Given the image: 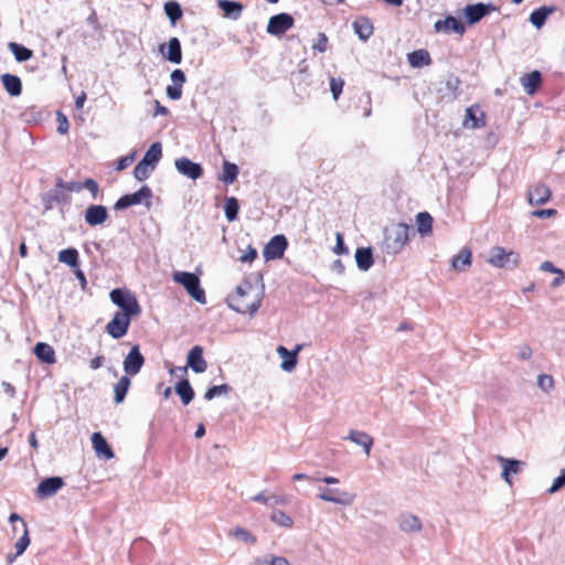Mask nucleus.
I'll list each match as a JSON object with an SVG mask.
<instances>
[{
	"instance_id": "nucleus-1",
	"label": "nucleus",
	"mask_w": 565,
	"mask_h": 565,
	"mask_svg": "<svg viewBox=\"0 0 565 565\" xmlns=\"http://www.w3.org/2000/svg\"><path fill=\"white\" fill-rule=\"evenodd\" d=\"M264 285L256 290L250 281L244 280L236 287L235 292L226 298V302L234 311L253 316L262 305Z\"/></svg>"
},
{
	"instance_id": "nucleus-2",
	"label": "nucleus",
	"mask_w": 565,
	"mask_h": 565,
	"mask_svg": "<svg viewBox=\"0 0 565 565\" xmlns=\"http://www.w3.org/2000/svg\"><path fill=\"white\" fill-rule=\"evenodd\" d=\"M412 227L405 223L393 224L384 231L383 250L395 255L399 253L409 239Z\"/></svg>"
},
{
	"instance_id": "nucleus-3",
	"label": "nucleus",
	"mask_w": 565,
	"mask_h": 565,
	"mask_svg": "<svg viewBox=\"0 0 565 565\" xmlns=\"http://www.w3.org/2000/svg\"><path fill=\"white\" fill-rule=\"evenodd\" d=\"M109 298L114 305L120 308L119 313H126L131 318L141 313V307L129 289L115 288L110 291Z\"/></svg>"
},
{
	"instance_id": "nucleus-4",
	"label": "nucleus",
	"mask_w": 565,
	"mask_h": 565,
	"mask_svg": "<svg viewBox=\"0 0 565 565\" xmlns=\"http://www.w3.org/2000/svg\"><path fill=\"white\" fill-rule=\"evenodd\" d=\"M173 280L184 287L186 292L199 303L206 302L205 291L201 287L200 278L188 271H177L173 275Z\"/></svg>"
},
{
	"instance_id": "nucleus-5",
	"label": "nucleus",
	"mask_w": 565,
	"mask_h": 565,
	"mask_svg": "<svg viewBox=\"0 0 565 565\" xmlns=\"http://www.w3.org/2000/svg\"><path fill=\"white\" fill-rule=\"evenodd\" d=\"M488 263L497 268H514L520 263V255L513 250H505L494 246L489 250Z\"/></svg>"
},
{
	"instance_id": "nucleus-6",
	"label": "nucleus",
	"mask_w": 565,
	"mask_h": 565,
	"mask_svg": "<svg viewBox=\"0 0 565 565\" xmlns=\"http://www.w3.org/2000/svg\"><path fill=\"white\" fill-rule=\"evenodd\" d=\"M318 498L327 502H332L339 505L348 507L353 504L355 500V494L348 491H341L339 489L320 487Z\"/></svg>"
},
{
	"instance_id": "nucleus-7",
	"label": "nucleus",
	"mask_w": 565,
	"mask_h": 565,
	"mask_svg": "<svg viewBox=\"0 0 565 565\" xmlns=\"http://www.w3.org/2000/svg\"><path fill=\"white\" fill-rule=\"evenodd\" d=\"M131 317H128L126 313L116 312L113 319L106 326V332L113 339H121L128 332L130 326Z\"/></svg>"
},
{
	"instance_id": "nucleus-8",
	"label": "nucleus",
	"mask_w": 565,
	"mask_h": 565,
	"mask_svg": "<svg viewBox=\"0 0 565 565\" xmlns=\"http://www.w3.org/2000/svg\"><path fill=\"white\" fill-rule=\"evenodd\" d=\"M288 246L287 238L282 234L273 236L265 245L263 256L266 260L280 259Z\"/></svg>"
},
{
	"instance_id": "nucleus-9",
	"label": "nucleus",
	"mask_w": 565,
	"mask_h": 565,
	"mask_svg": "<svg viewBox=\"0 0 565 565\" xmlns=\"http://www.w3.org/2000/svg\"><path fill=\"white\" fill-rule=\"evenodd\" d=\"M152 196V191L148 185L141 186L138 191L120 196L114 209L117 211L125 210L129 206L140 204L143 200L150 199Z\"/></svg>"
},
{
	"instance_id": "nucleus-10",
	"label": "nucleus",
	"mask_w": 565,
	"mask_h": 565,
	"mask_svg": "<svg viewBox=\"0 0 565 565\" xmlns=\"http://www.w3.org/2000/svg\"><path fill=\"white\" fill-rule=\"evenodd\" d=\"M190 367L195 373H203L206 371L207 363L203 358V348L201 345H194L188 353L186 366H180L177 370L182 373H186Z\"/></svg>"
},
{
	"instance_id": "nucleus-11",
	"label": "nucleus",
	"mask_w": 565,
	"mask_h": 565,
	"mask_svg": "<svg viewBox=\"0 0 565 565\" xmlns=\"http://www.w3.org/2000/svg\"><path fill=\"white\" fill-rule=\"evenodd\" d=\"M145 364V358L140 352L139 345H134L122 362L124 371L127 375H137Z\"/></svg>"
},
{
	"instance_id": "nucleus-12",
	"label": "nucleus",
	"mask_w": 565,
	"mask_h": 565,
	"mask_svg": "<svg viewBox=\"0 0 565 565\" xmlns=\"http://www.w3.org/2000/svg\"><path fill=\"white\" fill-rule=\"evenodd\" d=\"M174 167L180 174L194 181L202 178L204 173L203 167L200 163L186 157L175 159Z\"/></svg>"
},
{
	"instance_id": "nucleus-13",
	"label": "nucleus",
	"mask_w": 565,
	"mask_h": 565,
	"mask_svg": "<svg viewBox=\"0 0 565 565\" xmlns=\"http://www.w3.org/2000/svg\"><path fill=\"white\" fill-rule=\"evenodd\" d=\"M495 7L492 3H475L468 4L463 9V14L468 24L472 25L478 23L481 19L487 17L490 12L494 11Z\"/></svg>"
},
{
	"instance_id": "nucleus-14",
	"label": "nucleus",
	"mask_w": 565,
	"mask_h": 565,
	"mask_svg": "<svg viewBox=\"0 0 565 565\" xmlns=\"http://www.w3.org/2000/svg\"><path fill=\"white\" fill-rule=\"evenodd\" d=\"M294 25V18L289 13H278L269 18L267 32L279 36Z\"/></svg>"
},
{
	"instance_id": "nucleus-15",
	"label": "nucleus",
	"mask_w": 565,
	"mask_h": 565,
	"mask_svg": "<svg viewBox=\"0 0 565 565\" xmlns=\"http://www.w3.org/2000/svg\"><path fill=\"white\" fill-rule=\"evenodd\" d=\"M159 52L171 63L180 64L182 61L181 42L175 36L171 38L167 44H161Z\"/></svg>"
},
{
	"instance_id": "nucleus-16",
	"label": "nucleus",
	"mask_w": 565,
	"mask_h": 565,
	"mask_svg": "<svg viewBox=\"0 0 565 565\" xmlns=\"http://www.w3.org/2000/svg\"><path fill=\"white\" fill-rule=\"evenodd\" d=\"M84 218L89 226L102 225L108 218L107 207L99 204H92L86 209Z\"/></svg>"
},
{
	"instance_id": "nucleus-17",
	"label": "nucleus",
	"mask_w": 565,
	"mask_h": 565,
	"mask_svg": "<svg viewBox=\"0 0 565 565\" xmlns=\"http://www.w3.org/2000/svg\"><path fill=\"white\" fill-rule=\"evenodd\" d=\"M551 190L543 183H536L529 189L526 196L531 205H541L551 199Z\"/></svg>"
},
{
	"instance_id": "nucleus-18",
	"label": "nucleus",
	"mask_w": 565,
	"mask_h": 565,
	"mask_svg": "<svg viewBox=\"0 0 565 565\" xmlns=\"http://www.w3.org/2000/svg\"><path fill=\"white\" fill-rule=\"evenodd\" d=\"M497 460L501 463L502 472L501 477L502 479L508 483L512 484L511 475H516L520 472L521 466L524 465L523 461H520L518 459L512 458H504L502 456H498Z\"/></svg>"
},
{
	"instance_id": "nucleus-19",
	"label": "nucleus",
	"mask_w": 565,
	"mask_h": 565,
	"mask_svg": "<svg viewBox=\"0 0 565 565\" xmlns=\"http://www.w3.org/2000/svg\"><path fill=\"white\" fill-rule=\"evenodd\" d=\"M64 486L61 477H49L43 479L38 486V494L41 498L54 495Z\"/></svg>"
},
{
	"instance_id": "nucleus-20",
	"label": "nucleus",
	"mask_w": 565,
	"mask_h": 565,
	"mask_svg": "<svg viewBox=\"0 0 565 565\" xmlns=\"http://www.w3.org/2000/svg\"><path fill=\"white\" fill-rule=\"evenodd\" d=\"M434 28L437 32H454L460 35L466 31L465 24L459 19L451 15L444 20L436 21Z\"/></svg>"
},
{
	"instance_id": "nucleus-21",
	"label": "nucleus",
	"mask_w": 565,
	"mask_h": 565,
	"mask_svg": "<svg viewBox=\"0 0 565 565\" xmlns=\"http://www.w3.org/2000/svg\"><path fill=\"white\" fill-rule=\"evenodd\" d=\"M90 439L97 457L104 459L114 458L115 454L111 447L108 445L107 440L99 431L94 433Z\"/></svg>"
},
{
	"instance_id": "nucleus-22",
	"label": "nucleus",
	"mask_w": 565,
	"mask_h": 565,
	"mask_svg": "<svg viewBox=\"0 0 565 565\" xmlns=\"http://www.w3.org/2000/svg\"><path fill=\"white\" fill-rule=\"evenodd\" d=\"M520 82L525 93L533 95L542 84V74L539 71H533L521 76Z\"/></svg>"
},
{
	"instance_id": "nucleus-23",
	"label": "nucleus",
	"mask_w": 565,
	"mask_h": 565,
	"mask_svg": "<svg viewBox=\"0 0 565 565\" xmlns=\"http://www.w3.org/2000/svg\"><path fill=\"white\" fill-rule=\"evenodd\" d=\"M556 11V7L554 6H542L530 14L529 21L534 25L536 29H541L547 18Z\"/></svg>"
},
{
	"instance_id": "nucleus-24",
	"label": "nucleus",
	"mask_w": 565,
	"mask_h": 565,
	"mask_svg": "<svg viewBox=\"0 0 565 565\" xmlns=\"http://www.w3.org/2000/svg\"><path fill=\"white\" fill-rule=\"evenodd\" d=\"M354 258L360 270H369L373 264V252L371 247H360L355 250Z\"/></svg>"
},
{
	"instance_id": "nucleus-25",
	"label": "nucleus",
	"mask_w": 565,
	"mask_h": 565,
	"mask_svg": "<svg viewBox=\"0 0 565 565\" xmlns=\"http://www.w3.org/2000/svg\"><path fill=\"white\" fill-rule=\"evenodd\" d=\"M217 6L223 11L224 17L232 20H237L244 9L241 2L234 0H218Z\"/></svg>"
},
{
	"instance_id": "nucleus-26",
	"label": "nucleus",
	"mask_w": 565,
	"mask_h": 565,
	"mask_svg": "<svg viewBox=\"0 0 565 565\" xmlns=\"http://www.w3.org/2000/svg\"><path fill=\"white\" fill-rule=\"evenodd\" d=\"M353 29L360 40H369L374 31L373 24L370 19L360 17L353 22Z\"/></svg>"
},
{
	"instance_id": "nucleus-27",
	"label": "nucleus",
	"mask_w": 565,
	"mask_h": 565,
	"mask_svg": "<svg viewBox=\"0 0 565 565\" xmlns=\"http://www.w3.org/2000/svg\"><path fill=\"white\" fill-rule=\"evenodd\" d=\"M33 352L36 359L43 363L53 364L56 361L54 349L45 342H38L33 349Z\"/></svg>"
},
{
	"instance_id": "nucleus-28",
	"label": "nucleus",
	"mask_w": 565,
	"mask_h": 565,
	"mask_svg": "<svg viewBox=\"0 0 565 565\" xmlns=\"http://www.w3.org/2000/svg\"><path fill=\"white\" fill-rule=\"evenodd\" d=\"M1 82L4 87V89L8 92L9 95L17 97L22 92V83L21 79L17 75L12 74H3L1 76Z\"/></svg>"
},
{
	"instance_id": "nucleus-29",
	"label": "nucleus",
	"mask_w": 565,
	"mask_h": 565,
	"mask_svg": "<svg viewBox=\"0 0 565 565\" xmlns=\"http://www.w3.org/2000/svg\"><path fill=\"white\" fill-rule=\"evenodd\" d=\"M347 439L363 447L365 455H370L373 445V438L369 434L359 430H351Z\"/></svg>"
},
{
	"instance_id": "nucleus-30",
	"label": "nucleus",
	"mask_w": 565,
	"mask_h": 565,
	"mask_svg": "<svg viewBox=\"0 0 565 565\" xmlns=\"http://www.w3.org/2000/svg\"><path fill=\"white\" fill-rule=\"evenodd\" d=\"M29 533L30 532H23V535L14 544L15 552L8 553L6 555V562L8 565L13 564V562L26 551L31 543Z\"/></svg>"
},
{
	"instance_id": "nucleus-31",
	"label": "nucleus",
	"mask_w": 565,
	"mask_h": 565,
	"mask_svg": "<svg viewBox=\"0 0 565 565\" xmlns=\"http://www.w3.org/2000/svg\"><path fill=\"white\" fill-rule=\"evenodd\" d=\"M175 393L180 396L183 405H189L194 398V391L188 379H182L175 384Z\"/></svg>"
},
{
	"instance_id": "nucleus-32",
	"label": "nucleus",
	"mask_w": 565,
	"mask_h": 565,
	"mask_svg": "<svg viewBox=\"0 0 565 565\" xmlns=\"http://www.w3.org/2000/svg\"><path fill=\"white\" fill-rule=\"evenodd\" d=\"M162 157V146L160 142H153L143 154L141 162L156 169Z\"/></svg>"
},
{
	"instance_id": "nucleus-33",
	"label": "nucleus",
	"mask_w": 565,
	"mask_h": 565,
	"mask_svg": "<svg viewBox=\"0 0 565 565\" xmlns=\"http://www.w3.org/2000/svg\"><path fill=\"white\" fill-rule=\"evenodd\" d=\"M277 353L282 359V362L280 364V367L286 372H291L298 362V358H296V353L291 352L287 348L279 345L277 348Z\"/></svg>"
},
{
	"instance_id": "nucleus-34",
	"label": "nucleus",
	"mask_w": 565,
	"mask_h": 565,
	"mask_svg": "<svg viewBox=\"0 0 565 565\" xmlns=\"http://www.w3.org/2000/svg\"><path fill=\"white\" fill-rule=\"evenodd\" d=\"M412 67L419 68L431 64V58L426 50H416L407 55Z\"/></svg>"
},
{
	"instance_id": "nucleus-35",
	"label": "nucleus",
	"mask_w": 565,
	"mask_h": 565,
	"mask_svg": "<svg viewBox=\"0 0 565 565\" xmlns=\"http://www.w3.org/2000/svg\"><path fill=\"white\" fill-rule=\"evenodd\" d=\"M129 376L130 375L127 374L122 375L114 385V401L116 404L122 403L126 398L129 386L131 384Z\"/></svg>"
},
{
	"instance_id": "nucleus-36",
	"label": "nucleus",
	"mask_w": 565,
	"mask_h": 565,
	"mask_svg": "<svg viewBox=\"0 0 565 565\" xmlns=\"http://www.w3.org/2000/svg\"><path fill=\"white\" fill-rule=\"evenodd\" d=\"M433 217L428 212H419L416 215L417 231L422 236H427L433 231Z\"/></svg>"
},
{
	"instance_id": "nucleus-37",
	"label": "nucleus",
	"mask_w": 565,
	"mask_h": 565,
	"mask_svg": "<svg viewBox=\"0 0 565 565\" xmlns=\"http://www.w3.org/2000/svg\"><path fill=\"white\" fill-rule=\"evenodd\" d=\"M471 265V250L467 247L462 248L458 255L451 260V266L458 271L465 270Z\"/></svg>"
},
{
	"instance_id": "nucleus-38",
	"label": "nucleus",
	"mask_w": 565,
	"mask_h": 565,
	"mask_svg": "<svg viewBox=\"0 0 565 565\" xmlns=\"http://www.w3.org/2000/svg\"><path fill=\"white\" fill-rule=\"evenodd\" d=\"M476 113L477 110L473 106L466 109L465 127L477 129L486 125L483 113H481L480 117H478Z\"/></svg>"
},
{
	"instance_id": "nucleus-39",
	"label": "nucleus",
	"mask_w": 565,
	"mask_h": 565,
	"mask_svg": "<svg viewBox=\"0 0 565 565\" xmlns=\"http://www.w3.org/2000/svg\"><path fill=\"white\" fill-rule=\"evenodd\" d=\"M399 530H422L423 524L420 520L411 513H403L398 518Z\"/></svg>"
},
{
	"instance_id": "nucleus-40",
	"label": "nucleus",
	"mask_w": 565,
	"mask_h": 565,
	"mask_svg": "<svg viewBox=\"0 0 565 565\" xmlns=\"http://www.w3.org/2000/svg\"><path fill=\"white\" fill-rule=\"evenodd\" d=\"M239 173L238 167L230 161L223 162L222 175L218 178L225 184H232Z\"/></svg>"
},
{
	"instance_id": "nucleus-41",
	"label": "nucleus",
	"mask_w": 565,
	"mask_h": 565,
	"mask_svg": "<svg viewBox=\"0 0 565 565\" xmlns=\"http://www.w3.org/2000/svg\"><path fill=\"white\" fill-rule=\"evenodd\" d=\"M9 50L14 55L18 62L29 61L33 56V51L25 47L22 44L11 42L9 43Z\"/></svg>"
},
{
	"instance_id": "nucleus-42",
	"label": "nucleus",
	"mask_w": 565,
	"mask_h": 565,
	"mask_svg": "<svg viewBox=\"0 0 565 565\" xmlns=\"http://www.w3.org/2000/svg\"><path fill=\"white\" fill-rule=\"evenodd\" d=\"M61 263L68 265L70 267H77L79 263L78 252L75 248H65L58 253L57 256Z\"/></svg>"
},
{
	"instance_id": "nucleus-43",
	"label": "nucleus",
	"mask_w": 565,
	"mask_h": 565,
	"mask_svg": "<svg viewBox=\"0 0 565 565\" xmlns=\"http://www.w3.org/2000/svg\"><path fill=\"white\" fill-rule=\"evenodd\" d=\"M225 217L228 222H233L237 218L239 212L238 200L234 196L226 198L224 204Z\"/></svg>"
},
{
	"instance_id": "nucleus-44",
	"label": "nucleus",
	"mask_w": 565,
	"mask_h": 565,
	"mask_svg": "<svg viewBox=\"0 0 565 565\" xmlns=\"http://www.w3.org/2000/svg\"><path fill=\"white\" fill-rule=\"evenodd\" d=\"M164 12L169 18L172 25L177 23L178 20L182 18V9L181 6L175 1H169L164 4Z\"/></svg>"
},
{
	"instance_id": "nucleus-45",
	"label": "nucleus",
	"mask_w": 565,
	"mask_h": 565,
	"mask_svg": "<svg viewBox=\"0 0 565 565\" xmlns=\"http://www.w3.org/2000/svg\"><path fill=\"white\" fill-rule=\"evenodd\" d=\"M270 520L280 527H291L294 525L292 519L280 510H274L270 513Z\"/></svg>"
},
{
	"instance_id": "nucleus-46",
	"label": "nucleus",
	"mask_w": 565,
	"mask_h": 565,
	"mask_svg": "<svg viewBox=\"0 0 565 565\" xmlns=\"http://www.w3.org/2000/svg\"><path fill=\"white\" fill-rule=\"evenodd\" d=\"M153 170H154L153 167L147 166L146 163L139 161L134 169V177L138 181H145L150 177V174Z\"/></svg>"
},
{
	"instance_id": "nucleus-47",
	"label": "nucleus",
	"mask_w": 565,
	"mask_h": 565,
	"mask_svg": "<svg viewBox=\"0 0 565 565\" xmlns=\"http://www.w3.org/2000/svg\"><path fill=\"white\" fill-rule=\"evenodd\" d=\"M231 390L232 387L228 384L214 385L205 392L204 398L206 401H211L216 396L227 394L228 392H231Z\"/></svg>"
},
{
	"instance_id": "nucleus-48",
	"label": "nucleus",
	"mask_w": 565,
	"mask_h": 565,
	"mask_svg": "<svg viewBox=\"0 0 565 565\" xmlns=\"http://www.w3.org/2000/svg\"><path fill=\"white\" fill-rule=\"evenodd\" d=\"M227 536L231 541L245 543L256 542V537L253 535L252 532H227Z\"/></svg>"
},
{
	"instance_id": "nucleus-49",
	"label": "nucleus",
	"mask_w": 565,
	"mask_h": 565,
	"mask_svg": "<svg viewBox=\"0 0 565 565\" xmlns=\"http://www.w3.org/2000/svg\"><path fill=\"white\" fill-rule=\"evenodd\" d=\"M460 85L461 81L456 75H449L446 81V87L449 92H451L452 96L456 98L460 94Z\"/></svg>"
},
{
	"instance_id": "nucleus-50",
	"label": "nucleus",
	"mask_w": 565,
	"mask_h": 565,
	"mask_svg": "<svg viewBox=\"0 0 565 565\" xmlns=\"http://www.w3.org/2000/svg\"><path fill=\"white\" fill-rule=\"evenodd\" d=\"M344 86V81L341 77L330 78V90L334 100H338Z\"/></svg>"
},
{
	"instance_id": "nucleus-51",
	"label": "nucleus",
	"mask_w": 565,
	"mask_h": 565,
	"mask_svg": "<svg viewBox=\"0 0 565 565\" xmlns=\"http://www.w3.org/2000/svg\"><path fill=\"white\" fill-rule=\"evenodd\" d=\"M257 565H290L289 562L281 556H265L258 558L256 562Z\"/></svg>"
},
{
	"instance_id": "nucleus-52",
	"label": "nucleus",
	"mask_w": 565,
	"mask_h": 565,
	"mask_svg": "<svg viewBox=\"0 0 565 565\" xmlns=\"http://www.w3.org/2000/svg\"><path fill=\"white\" fill-rule=\"evenodd\" d=\"M252 501L254 502H260L266 505H275L278 504L281 500L277 495H266L264 492L258 493L254 497H252Z\"/></svg>"
},
{
	"instance_id": "nucleus-53",
	"label": "nucleus",
	"mask_w": 565,
	"mask_h": 565,
	"mask_svg": "<svg viewBox=\"0 0 565 565\" xmlns=\"http://www.w3.org/2000/svg\"><path fill=\"white\" fill-rule=\"evenodd\" d=\"M537 386L544 392H550L554 386V379L547 374H540L537 376Z\"/></svg>"
},
{
	"instance_id": "nucleus-54",
	"label": "nucleus",
	"mask_w": 565,
	"mask_h": 565,
	"mask_svg": "<svg viewBox=\"0 0 565 565\" xmlns=\"http://www.w3.org/2000/svg\"><path fill=\"white\" fill-rule=\"evenodd\" d=\"M83 189H86L90 192L93 200L97 199L99 186L98 183L94 179H86L84 182H82Z\"/></svg>"
},
{
	"instance_id": "nucleus-55",
	"label": "nucleus",
	"mask_w": 565,
	"mask_h": 565,
	"mask_svg": "<svg viewBox=\"0 0 565 565\" xmlns=\"http://www.w3.org/2000/svg\"><path fill=\"white\" fill-rule=\"evenodd\" d=\"M170 78H171L172 84L181 86V87L183 86V84L186 81L184 72L180 68L173 70L170 74Z\"/></svg>"
},
{
	"instance_id": "nucleus-56",
	"label": "nucleus",
	"mask_w": 565,
	"mask_h": 565,
	"mask_svg": "<svg viewBox=\"0 0 565 565\" xmlns=\"http://www.w3.org/2000/svg\"><path fill=\"white\" fill-rule=\"evenodd\" d=\"M312 49L320 52V53H323L327 51L328 49V38L324 33L320 32L318 34V39H317V42L312 45Z\"/></svg>"
},
{
	"instance_id": "nucleus-57",
	"label": "nucleus",
	"mask_w": 565,
	"mask_h": 565,
	"mask_svg": "<svg viewBox=\"0 0 565 565\" xmlns=\"http://www.w3.org/2000/svg\"><path fill=\"white\" fill-rule=\"evenodd\" d=\"M57 124H58L57 125L58 134L64 135L68 131L70 124H68L67 117L61 111H57Z\"/></svg>"
},
{
	"instance_id": "nucleus-58",
	"label": "nucleus",
	"mask_w": 565,
	"mask_h": 565,
	"mask_svg": "<svg viewBox=\"0 0 565 565\" xmlns=\"http://www.w3.org/2000/svg\"><path fill=\"white\" fill-rule=\"evenodd\" d=\"M166 93L170 99L179 100L182 97V87L174 84L168 85Z\"/></svg>"
},
{
	"instance_id": "nucleus-59",
	"label": "nucleus",
	"mask_w": 565,
	"mask_h": 565,
	"mask_svg": "<svg viewBox=\"0 0 565 565\" xmlns=\"http://www.w3.org/2000/svg\"><path fill=\"white\" fill-rule=\"evenodd\" d=\"M565 486V469H563L558 477H556L548 489L550 493L557 492L559 489H562Z\"/></svg>"
},
{
	"instance_id": "nucleus-60",
	"label": "nucleus",
	"mask_w": 565,
	"mask_h": 565,
	"mask_svg": "<svg viewBox=\"0 0 565 565\" xmlns=\"http://www.w3.org/2000/svg\"><path fill=\"white\" fill-rule=\"evenodd\" d=\"M335 238H337V243H335V246L333 248V252L335 254H338V255L348 254L349 249H348L347 245L344 244L342 234L341 233H337Z\"/></svg>"
},
{
	"instance_id": "nucleus-61",
	"label": "nucleus",
	"mask_w": 565,
	"mask_h": 565,
	"mask_svg": "<svg viewBox=\"0 0 565 565\" xmlns=\"http://www.w3.org/2000/svg\"><path fill=\"white\" fill-rule=\"evenodd\" d=\"M557 211L554 209H542L532 212V215L539 218H548L556 215Z\"/></svg>"
},
{
	"instance_id": "nucleus-62",
	"label": "nucleus",
	"mask_w": 565,
	"mask_h": 565,
	"mask_svg": "<svg viewBox=\"0 0 565 565\" xmlns=\"http://www.w3.org/2000/svg\"><path fill=\"white\" fill-rule=\"evenodd\" d=\"M134 159H135L134 153L121 157V158L117 161L116 169H117L118 171H121V170L126 169L128 166H130V164L132 163Z\"/></svg>"
},
{
	"instance_id": "nucleus-63",
	"label": "nucleus",
	"mask_w": 565,
	"mask_h": 565,
	"mask_svg": "<svg viewBox=\"0 0 565 565\" xmlns=\"http://www.w3.org/2000/svg\"><path fill=\"white\" fill-rule=\"evenodd\" d=\"M256 257H257V250L254 247L249 246L247 253L242 255L239 257V260L243 263H250V262L255 260Z\"/></svg>"
},
{
	"instance_id": "nucleus-64",
	"label": "nucleus",
	"mask_w": 565,
	"mask_h": 565,
	"mask_svg": "<svg viewBox=\"0 0 565 565\" xmlns=\"http://www.w3.org/2000/svg\"><path fill=\"white\" fill-rule=\"evenodd\" d=\"M540 269L542 271L552 273V274H557L558 271L562 270L561 268L556 267L552 262H548V260L543 262L540 265Z\"/></svg>"
}]
</instances>
